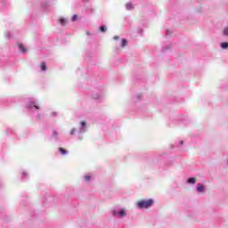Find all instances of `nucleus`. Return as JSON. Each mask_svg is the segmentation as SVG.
I'll return each mask as SVG.
<instances>
[{
	"instance_id": "9b49d317",
	"label": "nucleus",
	"mask_w": 228,
	"mask_h": 228,
	"mask_svg": "<svg viewBox=\"0 0 228 228\" xmlns=\"http://www.w3.org/2000/svg\"><path fill=\"white\" fill-rule=\"evenodd\" d=\"M90 179H92V176H90V175H86L85 176L86 181H90Z\"/></svg>"
},
{
	"instance_id": "9d476101",
	"label": "nucleus",
	"mask_w": 228,
	"mask_h": 228,
	"mask_svg": "<svg viewBox=\"0 0 228 228\" xmlns=\"http://www.w3.org/2000/svg\"><path fill=\"white\" fill-rule=\"evenodd\" d=\"M126 9L127 10H133V4H126Z\"/></svg>"
},
{
	"instance_id": "0eeeda50",
	"label": "nucleus",
	"mask_w": 228,
	"mask_h": 228,
	"mask_svg": "<svg viewBox=\"0 0 228 228\" xmlns=\"http://www.w3.org/2000/svg\"><path fill=\"white\" fill-rule=\"evenodd\" d=\"M221 47L222 49H228V43H222Z\"/></svg>"
},
{
	"instance_id": "423d86ee",
	"label": "nucleus",
	"mask_w": 228,
	"mask_h": 228,
	"mask_svg": "<svg viewBox=\"0 0 228 228\" xmlns=\"http://www.w3.org/2000/svg\"><path fill=\"white\" fill-rule=\"evenodd\" d=\"M41 70L43 71L47 70V65L45 64V62L41 63Z\"/></svg>"
},
{
	"instance_id": "20e7f679",
	"label": "nucleus",
	"mask_w": 228,
	"mask_h": 228,
	"mask_svg": "<svg viewBox=\"0 0 228 228\" xmlns=\"http://www.w3.org/2000/svg\"><path fill=\"white\" fill-rule=\"evenodd\" d=\"M196 181H197V179H195V177H191L188 179V183L190 184H195Z\"/></svg>"
},
{
	"instance_id": "ddd939ff",
	"label": "nucleus",
	"mask_w": 228,
	"mask_h": 228,
	"mask_svg": "<svg viewBox=\"0 0 228 228\" xmlns=\"http://www.w3.org/2000/svg\"><path fill=\"white\" fill-rule=\"evenodd\" d=\"M224 34L228 37V28H224Z\"/></svg>"
},
{
	"instance_id": "dca6fc26",
	"label": "nucleus",
	"mask_w": 228,
	"mask_h": 228,
	"mask_svg": "<svg viewBox=\"0 0 228 228\" xmlns=\"http://www.w3.org/2000/svg\"><path fill=\"white\" fill-rule=\"evenodd\" d=\"M72 20L74 21V20H77V15H74L73 17H72Z\"/></svg>"
},
{
	"instance_id": "a211bd4d",
	"label": "nucleus",
	"mask_w": 228,
	"mask_h": 228,
	"mask_svg": "<svg viewBox=\"0 0 228 228\" xmlns=\"http://www.w3.org/2000/svg\"><path fill=\"white\" fill-rule=\"evenodd\" d=\"M50 117H56V112H52V113L50 114Z\"/></svg>"
},
{
	"instance_id": "f8f14e48",
	"label": "nucleus",
	"mask_w": 228,
	"mask_h": 228,
	"mask_svg": "<svg viewBox=\"0 0 228 228\" xmlns=\"http://www.w3.org/2000/svg\"><path fill=\"white\" fill-rule=\"evenodd\" d=\"M61 24H65V19L61 18L59 20Z\"/></svg>"
},
{
	"instance_id": "f03ea898",
	"label": "nucleus",
	"mask_w": 228,
	"mask_h": 228,
	"mask_svg": "<svg viewBox=\"0 0 228 228\" xmlns=\"http://www.w3.org/2000/svg\"><path fill=\"white\" fill-rule=\"evenodd\" d=\"M117 215H119V216H126V215H127V213H126V210L121 209L118 213L114 211V216H117Z\"/></svg>"
},
{
	"instance_id": "6e6552de",
	"label": "nucleus",
	"mask_w": 228,
	"mask_h": 228,
	"mask_svg": "<svg viewBox=\"0 0 228 228\" xmlns=\"http://www.w3.org/2000/svg\"><path fill=\"white\" fill-rule=\"evenodd\" d=\"M59 151H60L61 154H62V155L67 154L66 150H65V149H63V148H59Z\"/></svg>"
},
{
	"instance_id": "1a4fd4ad",
	"label": "nucleus",
	"mask_w": 228,
	"mask_h": 228,
	"mask_svg": "<svg viewBox=\"0 0 228 228\" xmlns=\"http://www.w3.org/2000/svg\"><path fill=\"white\" fill-rule=\"evenodd\" d=\"M126 45H127V40L123 39V40H122V43H121V46H122V47H126Z\"/></svg>"
},
{
	"instance_id": "2eb2a0df",
	"label": "nucleus",
	"mask_w": 228,
	"mask_h": 228,
	"mask_svg": "<svg viewBox=\"0 0 228 228\" xmlns=\"http://www.w3.org/2000/svg\"><path fill=\"white\" fill-rule=\"evenodd\" d=\"M86 126V122L82 121V122H81V126H82V127H85Z\"/></svg>"
},
{
	"instance_id": "6ab92c4d",
	"label": "nucleus",
	"mask_w": 228,
	"mask_h": 228,
	"mask_svg": "<svg viewBox=\"0 0 228 228\" xmlns=\"http://www.w3.org/2000/svg\"><path fill=\"white\" fill-rule=\"evenodd\" d=\"M114 39H115V40H118V37H115Z\"/></svg>"
},
{
	"instance_id": "f3484780",
	"label": "nucleus",
	"mask_w": 228,
	"mask_h": 228,
	"mask_svg": "<svg viewBox=\"0 0 228 228\" xmlns=\"http://www.w3.org/2000/svg\"><path fill=\"white\" fill-rule=\"evenodd\" d=\"M33 108H36V110H40V107L38 105L33 104Z\"/></svg>"
},
{
	"instance_id": "f257e3e1",
	"label": "nucleus",
	"mask_w": 228,
	"mask_h": 228,
	"mask_svg": "<svg viewBox=\"0 0 228 228\" xmlns=\"http://www.w3.org/2000/svg\"><path fill=\"white\" fill-rule=\"evenodd\" d=\"M154 204V200H140L137 203V207L140 209H147V208H151Z\"/></svg>"
},
{
	"instance_id": "39448f33",
	"label": "nucleus",
	"mask_w": 228,
	"mask_h": 228,
	"mask_svg": "<svg viewBox=\"0 0 228 228\" xmlns=\"http://www.w3.org/2000/svg\"><path fill=\"white\" fill-rule=\"evenodd\" d=\"M197 191L200 193L202 191H204V186L200 183H198V189Z\"/></svg>"
},
{
	"instance_id": "4468645a",
	"label": "nucleus",
	"mask_w": 228,
	"mask_h": 228,
	"mask_svg": "<svg viewBox=\"0 0 228 228\" xmlns=\"http://www.w3.org/2000/svg\"><path fill=\"white\" fill-rule=\"evenodd\" d=\"M100 30H101L102 32L106 31V27H102H102L100 28Z\"/></svg>"
},
{
	"instance_id": "7ed1b4c3",
	"label": "nucleus",
	"mask_w": 228,
	"mask_h": 228,
	"mask_svg": "<svg viewBox=\"0 0 228 228\" xmlns=\"http://www.w3.org/2000/svg\"><path fill=\"white\" fill-rule=\"evenodd\" d=\"M19 47H20V50L22 53H27V52H28V49H26V48L24 47V45L19 44Z\"/></svg>"
},
{
	"instance_id": "aec40b11",
	"label": "nucleus",
	"mask_w": 228,
	"mask_h": 228,
	"mask_svg": "<svg viewBox=\"0 0 228 228\" xmlns=\"http://www.w3.org/2000/svg\"><path fill=\"white\" fill-rule=\"evenodd\" d=\"M70 134H74V130H72V131L70 132Z\"/></svg>"
}]
</instances>
